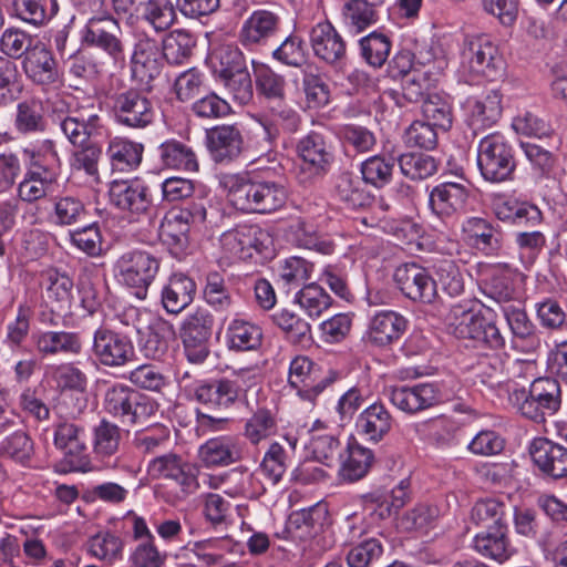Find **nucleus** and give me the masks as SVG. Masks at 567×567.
Segmentation results:
<instances>
[{
	"label": "nucleus",
	"mask_w": 567,
	"mask_h": 567,
	"mask_svg": "<svg viewBox=\"0 0 567 567\" xmlns=\"http://www.w3.org/2000/svg\"><path fill=\"white\" fill-rule=\"evenodd\" d=\"M509 404L523 416L540 422L546 415L555 414L561 404V391L557 380L539 378L532 382L529 391L514 389Z\"/></svg>",
	"instance_id": "nucleus-4"
},
{
	"label": "nucleus",
	"mask_w": 567,
	"mask_h": 567,
	"mask_svg": "<svg viewBox=\"0 0 567 567\" xmlns=\"http://www.w3.org/2000/svg\"><path fill=\"white\" fill-rule=\"evenodd\" d=\"M157 156L166 168L188 173H196L199 169L198 157L193 147L176 138H169L159 144Z\"/></svg>",
	"instance_id": "nucleus-35"
},
{
	"label": "nucleus",
	"mask_w": 567,
	"mask_h": 567,
	"mask_svg": "<svg viewBox=\"0 0 567 567\" xmlns=\"http://www.w3.org/2000/svg\"><path fill=\"white\" fill-rule=\"evenodd\" d=\"M447 323L457 338L485 343L491 349H501L505 344L498 328L484 317L483 305L475 299L453 305L447 315Z\"/></svg>",
	"instance_id": "nucleus-3"
},
{
	"label": "nucleus",
	"mask_w": 567,
	"mask_h": 567,
	"mask_svg": "<svg viewBox=\"0 0 567 567\" xmlns=\"http://www.w3.org/2000/svg\"><path fill=\"white\" fill-rule=\"evenodd\" d=\"M386 394L398 410L409 415L430 410L449 400L442 386L435 382L389 386Z\"/></svg>",
	"instance_id": "nucleus-11"
},
{
	"label": "nucleus",
	"mask_w": 567,
	"mask_h": 567,
	"mask_svg": "<svg viewBox=\"0 0 567 567\" xmlns=\"http://www.w3.org/2000/svg\"><path fill=\"white\" fill-rule=\"evenodd\" d=\"M131 69L133 76L142 83H147L159 74L161 54L155 40L147 37L138 39L131 58Z\"/></svg>",
	"instance_id": "nucleus-32"
},
{
	"label": "nucleus",
	"mask_w": 567,
	"mask_h": 567,
	"mask_svg": "<svg viewBox=\"0 0 567 567\" xmlns=\"http://www.w3.org/2000/svg\"><path fill=\"white\" fill-rule=\"evenodd\" d=\"M393 278L402 293L413 301L431 303L436 297V281L419 264L406 262L398 266Z\"/></svg>",
	"instance_id": "nucleus-16"
},
{
	"label": "nucleus",
	"mask_w": 567,
	"mask_h": 567,
	"mask_svg": "<svg viewBox=\"0 0 567 567\" xmlns=\"http://www.w3.org/2000/svg\"><path fill=\"white\" fill-rule=\"evenodd\" d=\"M109 197L112 205L132 216L145 213L151 205L148 188L140 178L113 181Z\"/></svg>",
	"instance_id": "nucleus-21"
},
{
	"label": "nucleus",
	"mask_w": 567,
	"mask_h": 567,
	"mask_svg": "<svg viewBox=\"0 0 567 567\" xmlns=\"http://www.w3.org/2000/svg\"><path fill=\"white\" fill-rule=\"evenodd\" d=\"M410 495V481L401 480L391 491L390 504L383 499L379 493H371L362 497V507L373 522L382 520L391 515L392 511H398L404 506Z\"/></svg>",
	"instance_id": "nucleus-36"
},
{
	"label": "nucleus",
	"mask_w": 567,
	"mask_h": 567,
	"mask_svg": "<svg viewBox=\"0 0 567 567\" xmlns=\"http://www.w3.org/2000/svg\"><path fill=\"white\" fill-rule=\"evenodd\" d=\"M281 28L280 17L267 9L254 10L239 30L240 43L249 50L266 45Z\"/></svg>",
	"instance_id": "nucleus-20"
},
{
	"label": "nucleus",
	"mask_w": 567,
	"mask_h": 567,
	"mask_svg": "<svg viewBox=\"0 0 567 567\" xmlns=\"http://www.w3.org/2000/svg\"><path fill=\"white\" fill-rule=\"evenodd\" d=\"M226 339L229 349L250 351L261 344L262 332L255 323L241 319H234L227 328Z\"/></svg>",
	"instance_id": "nucleus-46"
},
{
	"label": "nucleus",
	"mask_w": 567,
	"mask_h": 567,
	"mask_svg": "<svg viewBox=\"0 0 567 567\" xmlns=\"http://www.w3.org/2000/svg\"><path fill=\"white\" fill-rule=\"evenodd\" d=\"M436 81L435 78L424 75L422 70H414L404 81L402 91L389 89L383 91L381 97L383 101H392L399 107L405 105L404 102L415 103L422 101Z\"/></svg>",
	"instance_id": "nucleus-39"
},
{
	"label": "nucleus",
	"mask_w": 567,
	"mask_h": 567,
	"mask_svg": "<svg viewBox=\"0 0 567 567\" xmlns=\"http://www.w3.org/2000/svg\"><path fill=\"white\" fill-rule=\"evenodd\" d=\"M339 446L337 430L330 429L322 421L317 420L310 430V440L306 445L312 457L330 465L339 452Z\"/></svg>",
	"instance_id": "nucleus-38"
},
{
	"label": "nucleus",
	"mask_w": 567,
	"mask_h": 567,
	"mask_svg": "<svg viewBox=\"0 0 567 567\" xmlns=\"http://www.w3.org/2000/svg\"><path fill=\"white\" fill-rule=\"evenodd\" d=\"M530 456L537 468L545 475L558 480L567 476V449L545 437H537L530 444Z\"/></svg>",
	"instance_id": "nucleus-25"
},
{
	"label": "nucleus",
	"mask_w": 567,
	"mask_h": 567,
	"mask_svg": "<svg viewBox=\"0 0 567 567\" xmlns=\"http://www.w3.org/2000/svg\"><path fill=\"white\" fill-rule=\"evenodd\" d=\"M315 266L305 258L292 256L280 261L278 275L288 289L297 288L312 276Z\"/></svg>",
	"instance_id": "nucleus-58"
},
{
	"label": "nucleus",
	"mask_w": 567,
	"mask_h": 567,
	"mask_svg": "<svg viewBox=\"0 0 567 567\" xmlns=\"http://www.w3.org/2000/svg\"><path fill=\"white\" fill-rule=\"evenodd\" d=\"M207 61L216 82L246 69L241 51L231 44L215 48Z\"/></svg>",
	"instance_id": "nucleus-43"
},
{
	"label": "nucleus",
	"mask_w": 567,
	"mask_h": 567,
	"mask_svg": "<svg viewBox=\"0 0 567 567\" xmlns=\"http://www.w3.org/2000/svg\"><path fill=\"white\" fill-rule=\"evenodd\" d=\"M105 411L123 423L134 424L154 412L152 402L125 384L110 386L105 394Z\"/></svg>",
	"instance_id": "nucleus-12"
},
{
	"label": "nucleus",
	"mask_w": 567,
	"mask_h": 567,
	"mask_svg": "<svg viewBox=\"0 0 567 567\" xmlns=\"http://www.w3.org/2000/svg\"><path fill=\"white\" fill-rule=\"evenodd\" d=\"M16 6L18 17L33 25L43 24L59 10L56 0H18Z\"/></svg>",
	"instance_id": "nucleus-60"
},
{
	"label": "nucleus",
	"mask_w": 567,
	"mask_h": 567,
	"mask_svg": "<svg viewBox=\"0 0 567 567\" xmlns=\"http://www.w3.org/2000/svg\"><path fill=\"white\" fill-rule=\"evenodd\" d=\"M206 144L214 162L228 163L241 153L243 136L234 125H219L207 132Z\"/></svg>",
	"instance_id": "nucleus-28"
},
{
	"label": "nucleus",
	"mask_w": 567,
	"mask_h": 567,
	"mask_svg": "<svg viewBox=\"0 0 567 567\" xmlns=\"http://www.w3.org/2000/svg\"><path fill=\"white\" fill-rule=\"evenodd\" d=\"M206 207L203 202L190 203L187 207L169 210L161 223L159 239L171 252L178 255L188 245V233L192 225L206 220Z\"/></svg>",
	"instance_id": "nucleus-8"
},
{
	"label": "nucleus",
	"mask_w": 567,
	"mask_h": 567,
	"mask_svg": "<svg viewBox=\"0 0 567 567\" xmlns=\"http://www.w3.org/2000/svg\"><path fill=\"white\" fill-rule=\"evenodd\" d=\"M296 302L309 317H319L332 303L331 297L319 285L312 282L303 286L295 297Z\"/></svg>",
	"instance_id": "nucleus-63"
},
{
	"label": "nucleus",
	"mask_w": 567,
	"mask_h": 567,
	"mask_svg": "<svg viewBox=\"0 0 567 567\" xmlns=\"http://www.w3.org/2000/svg\"><path fill=\"white\" fill-rule=\"evenodd\" d=\"M277 432V422L272 413L260 409L247 419L244 426V436L250 444L257 445Z\"/></svg>",
	"instance_id": "nucleus-62"
},
{
	"label": "nucleus",
	"mask_w": 567,
	"mask_h": 567,
	"mask_svg": "<svg viewBox=\"0 0 567 567\" xmlns=\"http://www.w3.org/2000/svg\"><path fill=\"white\" fill-rule=\"evenodd\" d=\"M22 153L29 171L60 177L61 161L52 141L43 140L30 144Z\"/></svg>",
	"instance_id": "nucleus-37"
},
{
	"label": "nucleus",
	"mask_w": 567,
	"mask_h": 567,
	"mask_svg": "<svg viewBox=\"0 0 567 567\" xmlns=\"http://www.w3.org/2000/svg\"><path fill=\"white\" fill-rule=\"evenodd\" d=\"M121 430L120 427L106 420L100 421L93 429V453L104 461L113 456L120 446Z\"/></svg>",
	"instance_id": "nucleus-54"
},
{
	"label": "nucleus",
	"mask_w": 567,
	"mask_h": 567,
	"mask_svg": "<svg viewBox=\"0 0 567 567\" xmlns=\"http://www.w3.org/2000/svg\"><path fill=\"white\" fill-rule=\"evenodd\" d=\"M56 177L27 169L18 185V197L25 203H34L50 194L58 183Z\"/></svg>",
	"instance_id": "nucleus-53"
},
{
	"label": "nucleus",
	"mask_w": 567,
	"mask_h": 567,
	"mask_svg": "<svg viewBox=\"0 0 567 567\" xmlns=\"http://www.w3.org/2000/svg\"><path fill=\"white\" fill-rule=\"evenodd\" d=\"M38 351L44 355L56 353L78 354L82 344L76 333L66 331H44L33 334Z\"/></svg>",
	"instance_id": "nucleus-44"
},
{
	"label": "nucleus",
	"mask_w": 567,
	"mask_h": 567,
	"mask_svg": "<svg viewBox=\"0 0 567 567\" xmlns=\"http://www.w3.org/2000/svg\"><path fill=\"white\" fill-rule=\"evenodd\" d=\"M288 383L300 400L309 403H313L328 384L319 364L306 355H297L290 361Z\"/></svg>",
	"instance_id": "nucleus-14"
},
{
	"label": "nucleus",
	"mask_w": 567,
	"mask_h": 567,
	"mask_svg": "<svg viewBox=\"0 0 567 567\" xmlns=\"http://www.w3.org/2000/svg\"><path fill=\"white\" fill-rule=\"evenodd\" d=\"M449 53L446 41H431L415 53L416 64L424 69V75L436 79L449 65Z\"/></svg>",
	"instance_id": "nucleus-50"
},
{
	"label": "nucleus",
	"mask_w": 567,
	"mask_h": 567,
	"mask_svg": "<svg viewBox=\"0 0 567 567\" xmlns=\"http://www.w3.org/2000/svg\"><path fill=\"white\" fill-rule=\"evenodd\" d=\"M343 19L351 32L360 33L377 23L378 14L367 0H349L343 6Z\"/></svg>",
	"instance_id": "nucleus-55"
},
{
	"label": "nucleus",
	"mask_w": 567,
	"mask_h": 567,
	"mask_svg": "<svg viewBox=\"0 0 567 567\" xmlns=\"http://www.w3.org/2000/svg\"><path fill=\"white\" fill-rule=\"evenodd\" d=\"M474 276L483 293L498 303L511 302L526 279L523 272L504 262H477Z\"/></svg>",
	"instance_id": "nucleus-5"
},
{
	"label": "nucleus",
	"mask_w": 567,
	"mask_h": 567,
	"mask_svg": "<svg viewBox=\"0 0 567 567\" xmlns=\"http://www.w3.org/2000/svg\"><path fill=\"white\" fill-rule=\"evenodd\" d=\"M195 293V281L185 274L175 272L162 288V305L168 313L177 315L193 302Z\"/></svg>",
	"instance_id": "nucleus-34"
},
{
	"label": "nucleus",
	"mask_w": 567,
	"mask_h": 567,
	"mask_svg": "<svg viewBox=\"0 0 567 567\" xmlns=\"http://www.w3.org/2000/svg\"><path fill=\"white\" fill-rule=\"evenodd\" d=\"M492 349L480 357L476 363V375L501 399H509L507 357L505 353Z\"/></svg>",
	"instance_id": "nucleus-23"
},
{
	"label": "nucleus",
	"mask_w": 567,
	"mask_h": 567,
	"mask_svg": "<svg viewBox=\"0 0 567 567\" xmlns=\"http://www.w3.org/2000/svg\"><path fill=\"white\" fill-rule=\"evenodd\" d=\"M194 396L200 403L221 409L229 408L239 399L228 378L198 383L194 389Z\"/></svg>",
	"instance_id": "nucleus-41"
},
{
	"label": "nucleus",
	"mask_w": 567,
	"mask_h": 567,
	"mask_svg": "<svg viewBox=\"0 0 567 567\" xmlns=\"http://www.w3.org/2000/svg\"><path fill=\"white\" fill-rule=\"evenodd\" d=\"M504 73V62L498 47L489 37L481 34L466 38L461 50L458 80L470 85L495 81Z\"/></svg>",
	"instance_id": "nucleus-1"
},
{
	"label": "nucleus",
	"mask_w": 567,
	"mask_h": 567,
	"mask_svg": "<svg viewBox=\"0 0 567 567\" xmlns=\"http://www.w3.org/2000/svg\"><path fill=\"white\" fill-rule=\"evenodd\" d=\"M462 240L484 252L491 255L498 250L501 246L499 234L496 227L487 219L482 217H467L461 225Z\"/></svg>",
	"instance_id": "nucleus-29"
},
{
	"label": "nucleus",
	"mask_w": 567,
	"mask_h": 567,
	"mask_svg": "<svg viewBox=\"0 0 567 567\" xmlns=\"http://www.w3.org/2000/svg\"><path fill=\"white\" fill-rule=\"evenodd\" d=\"M374 462L372 450L351 439L340 455L338 478L343 483H354L365 477Z\"/></svg>",
	"instance_id": "nucleus-27"
},
{
	"label": "nucleus",
	"mask_w": 567,
	"mask_h": 567,
	"mask_svg": "<svg viewBox=\"0 0 567 567\" xmlns=\"http://www.w3.org/2000/svg\"><path fill=\"white\" fill-rule=\"evenodd\" d=\"M288 463L284 446L278 442H272L264 454L259 470L271 485H276L284 477Z\"/></svg>",
	"instance_id": "nucleus-64"
},
{
	"label": "nucleus",
	"mask_w": 567,
	"mask_h": 567,
	"mask_svg": "<svg viewBox=\"0 0 567 567\" xmlns=\"http://www.w3.org/2000/svg\"><path fill=\"white\" fill-rule=\"evenodd\" d=\"M146 471L148 476L154 480L174 481L185 493H194L198 487L192 465L175 453H166L152 458Z\"/></svg>",
	"instance_id": "nucleus-19"
},
{
	"label": "nucleus",
	"mask_w": 567,
	"mask_h": 567,
	"mask_svg": "<svg viewBox=\"0 0 567 567\" xmlns=\"http://www.w3.org/2000/svg\"><path fill=\"white\" fill-rule=\"evenodd\" d=\"M472 545L481 555L501 563L512 555V548L506 537V526L488 528L486 532L477 534L473 538Z\"/></svg>",
	"instance_id": "nucleus-45"
},
{
	"label": "nucleus",
	"mask_w": 567,
	"mask_h": 567,
	"mask_svg": "<svg viewBox=\"0 0 567 567\" xmlns=\"http://www.w3.org/2000/svg\"><path fill=\"white\" fill-rule=\"evenodd\" d=\"M22 68L25 75L34 83L50 86L61 83L55 59L51 51L41 42H37L24 56Z\"/></svg>",
	"instance_id": "nucleus-26"
},
{
	"label": "nucleus",
	"mask_w": 567,
	"mask_h": 567,
	"mask_svg": "<svg viewBox=\"0 0 567 567\" xmlns=\"http://www.w3.org/2000/svg\"><path fill=\"white\" fill-rule=\"evenodd\" d=\"M54 444L66 455L81 458L86 450L84 432L73 423H59L54 431Z\"/></svg>",
	"instance_id": "nucleus-57"
},
{
	"label": "nucleus",
	"mask_w": 567,
	"mask_h": 567,
	"mask_svg": "<svg viewBox=\"0 0 567 567\" xmlns=\"http://www.w3.org/2000/svg\"><path fill=\"white\" fill-rule=\"evenodd\" d=\"M229 203L246 213L269 214L280 209L287 200L286 188L275 182L252 177L231 178L228 192Z\"/></svg>",
	"instance_id": "nucleus-2"
},
{
	"label": "nucleus",
	"mask_w": 567,
	"mask_h": 567,
	"mask_svg": "<svg viewBox=\"0 0 567 567\" xmlns=\"http://www.w3.org/2000/svg\"><path fill=\"white\" fill-rule=\"evenodd\" d=\"M240 454L239 441L231 435L209 439L198 450L199 461L206 467L230 465L240 458Z\"/></svg>",
	"instance_id": "nucleus-33"
},
{
	"label": "nucleus",
	"mask_w": 567,
	"mask_h": 567,
	"mask_svg": "<svg viewBox=\"0 0 567 567\" xmlns=\"http://www.w3.org/2000/svg\"><path fill=\"white\" fill-rule=\"evenodd\" d=\"M333 196L347 208L359 209L370 205L372 197L363 182L349 173L341 174L334 184Z\"/></svg>",
	"instance_id": "nucleus-42"
},
{
	"label": "nucleus",
	"mask_w": 567,
	"mask_h": 567,
	"mask_svg": "<svg viewBox=\"0 0 567 567\" xmlns=\"http://www.w3.org/2000/svg\"><path fill=\"white\" fill-rule=\"evenodd\" d=\"M477 166L485 181L501 183L511 178L515 169L514 155L502 134L493 133L480 141Z\"/></svg>",
	"instance_id": "nucleus-7"
},
{
	"label": "nucleus",
	"mask_w": 567,
	"mask_h": 567,
	"mask_svg": "<svg viewBox=\"0 0 567 567\" xmlns=\"http://www.w3.org/2000/svg\"><path fill=\"white\" fill-rule=\"evenodd\" d=\"M434 274L436 276V286L450 296H460L465 288L464 275L461 271L458 264L453 259L437 260L434 266Z\"/></svg>",
	"instance_id": "nucleus-59"
},
{
	"label": "nucleus",
	"mask_w": 567,
	"mask_h": 567,
	"mask_svg": "<svg viewBox=\"0 0 567 567\" xmlns=\"http://www.w3.org/2000/svg\"><path fill=\"white\" fill-rule=\"evenodd\" d=\"M44 291L49 302L55 303L59 309H63L71 302L73 281L64 272L49 270L45 275Z\"/></svg>",
	"instance_id": "nucleus-61"
},
{
	"label": "nucleus",
	"mask_w": 567,
	"mask_h": 567,
	"mask_svg": "<svg viewBox=\"0 0 567 567\" xmlns=\"http://www.w3.org/2000/svg\"><path fill=\"white\" fill-rule=\"evenodd\" d=\"M219 243L220 258L231 264L251 258L255 252H266L271 238L267 230L257 225H243L223 233Z\"/></svg>",
	"instance_id": "nucleus-9"
},
{
	"label": "nucleus",
	"mask_w": 567,
	"mask_h": 567,
	"mask_svg": "<svg viewBox=\"0 0 567 567\" xmlns=\"http://www.w3.org/2000/svg\"><path fill=\"white\" fill-rule=\"evenodd\" d=\"M123 540L109 532L99 533L89 540V553L109 566L123 558Z\"/></svg>",
	"instance_id": "nucleus-56"
},
{
	"label": "nucleus",
	"mask_w": 567,
	"mask_h": 567,
	"mask_svg": "<svg viewBox=\"0 0 567 567\" xmlns=\"http://www.w3.org/2000/svg\"><path fill=\"white\" fill-rule=\"evenodd\" d=\"M196 45L194 35L183 29L173 30L163 39V56L169 64L179 65L188 61Z\"/></svg>",
	"instance_id": "nucleus-48"
},
{
	"label": "nucleus",
	"mask_w": 567,
	"mask_h": 567,
	"mask_svg": "<svg viewBox=\"0 0 567 567\" xmlns=\"http://www.w3.org/2000/svg\"><path fill=\"white\" fill-rule=\"evenodd\" d=\"M310 43L315 55L327 63H337L346 55L344 41L328 21L319 22L312 28Z\"/></svg>",
	"instance_id": "nucleus-31"
},
{
	"label": "nucleus",
	"mask_w": 567,
	"mask_h": 567,
	"mask_svg": "<svg viewBox=\"0 0 567 567\" xmlns=\"http://www.w3.org/2000/svg\"><path fill=\"white\" fill-rule=\"evenodd\" d=\"M159 259L150 251L127 250L114 262L113 275L118 284L137 289L136 296L144 298L159 270Z\"/></svg>",
	"instance_id": "nucleus-6"
},
{
	"label": "nucleus",
	"mask_w": 567,
	"mask_h": 567,
	"mask_svg": "<svg viewBox=\"0 0 567 567\" xmlns=\"http://www.w3.org/2000/svg\"><path fill=\"white\" fill-rule=\"evenodd\" d=\"M393 419L382 403L365 408L355 421L357 433L370 443L381 442L391 431Z\"/></svg>",
	"instance_id": "nucleus-30"
},
{
	"label": "nucleus",
	"mask_w": 567,
	"mask_h": 567,
	"mask_svg": "<svg viewBox=\"0 0 567 567\" xmlns=\"http://www.w3.org/2000/svg\"><path fill=\"white\" fill-rule=\"evenodd\" d=\"M60 128L73 145H83L104 133L102 118L94 107H83L60 120Z\"/></svg>",
	"instance_id": "nucleus-24"
},
{
	"label": "nucleus",
	"mask_w": 567,
	"mask_h": 567,
	"mask_svg": "<svg viewBox=\"0 0 567 567\" xmlns=\"http://www.w3.org/2000/svg\"><path fill=\"white\" fill-rule=\"evenodd\" d=\"M92 351L105 367H122L134 355L133 343L126 336L103 327L94 332Z\"/></svg>",
	"instance_id": "nucleus-18"
},
{
	"label": "nucleus",
	"mask_w": 567,
	"mask_h": 567,
	"mask_svg": "<svg viewBox=\"0 0 567 567\" xmlns=\"http://www.w3.org/2000/svg\"><path fill=\"white\" fill-rule=\"evenodd\" d=\"M468 196L470 184L466 179L443 182L430 190L429 208L433 216L450 225L465 208Z\"/></svg>",
	"instance_id": "nucleus-13"
},
{
	"label": "nucleus",
	"mask_w": 567,
	"mask_h": 567,
	"mask_svg": "<svg viewBox=\"0 0 567 567\" xmlns=\"http://www.w3.org/2000/svg\"><path fill=\"white\" fill-rule=\"evenodd\" d=\"M225 493L228 495L255 498L265 493L266 487L259 477L244 468H234L226 474Z\"/></svg>",
	"instance_id": "nucleus-51"
},
{
	"label": "nucleus",
	"mask_w": 567,
	"mask_h": 567,
	"mask_svg": "<svg viewBox=\"0 0 567 567\" xmlns=\"http://www.w3.org/2000/svg\"><path fill=\"white\" fill-rule=\"evenodd\" d=\"M86 215L82 200L74 196L56 197L49 213V221L55 226L65 227L81 221Z\"/></svg>",
	"instance_id": "nucleus-52"
},
{
	"label": "nucleus",
	"mask_w": 567,
	"mask_h": 567,
	"mask_svg": "<svg viewBox=\"0 0 567 567\" xmlns=\"http://www.w3.org/2000/svg\"><path fill=\"white\" fill-rule=\"evenodd\" d=\"M408 328V320L396 311L381 310L371 316L363 334L367 344L385 348L399 341Z\"/></svg>",
	"instance_id": "nucleus-22"
},
{
	"label": "nucleus",
	"mask_w": 567,
	"mask_h": 567,
	"mask_svg": "<svg viewBox=\"0 0 567 567\" xmlns=\"http://www.w3.org/2000/svg\"><path fill=\"white\" fill-rule=\"evenodd\" d=\"M84 44L106 53L115 65L125 63V49L121 40L122 30L117 20L109 13L91 17L81 29Z\"/></svg>",
	"instance_id": "nucleus-10"
},
{
	"label": "nucleus",
	"mask_w": 567,
	"mask_h": 567,
	"mask_svg": "<svg viewBox=\"0 0 567 567\" xmlns=\"http://www.w3.org/2000/svg\"><path fill=\"white\" fill-rule=\"evenodd\" d=\"M297 154L303 163L316 169L323 168L332 158L323 136L317 132H310L299 140Z\"/></svg>",
	"instance_id": "nucleus-47"
},
{
	"label": "nucleus",
	"mask_w": 567,
	"mask_h": 567,
	"mask_svg": "<svg viewBox=\"0 0 567 567\" xmlns=\"http://www.w3.org/2000/svg\"><path fill=\"white\" fill-rule=\"evenodd\" d=\"M112 111L116 123L131 128H144L153 122L155 116L152 102L136 90L116 94Z\"/></svg>",
	"instance_id": "nucleus-15"
},
{
	"label": "nucleus",
	"mask_w": 567,
	"mask_h": 567,
	"mask_svg": "<svg viewBox=\"0 0 567 567\" xmlns=\"http://www.w3.org/2000/svg\"><path fill=\"white\" fill-rule=\"evenodd\" d=\"M144 146L123 137H114L109 142L106 156L113 169L130 172L142 162Z\"/></svg>",
	"instance_id": "nucleus-40"
},
{
	"label": "nucleus",
	"mask_w": 567,
	"mask_h": 567,
	"mask_svg": "<svg viewBox=\"0 0 567 567\" xmlns=\"http://www.w3.org/2000/svg\"><path fill=\"white\" fill-rule=\"evenodd\" d=\"M258 122L264 127L266 137L271 141L279 135L280 130L296 132L300 117L292 107L281 104L271 107L269 113L262 115Z\"/></svg>",
	"instance_id": "nucleus-49"
},
{
	"label": "nucleus",
	"mask_w": 567,
	"mask_h": 567,
	"mask_svg": "<svg viewBox=\"0 0 567 567\" xmlns=\"http://www.w3.org/2000/svg\"><path fill=\"white\" fill-rule=\"evenodd\" d=\"M502 99L498 90L466 97L462 103V110L467 125L476 132L496 124L503 112Z\"/></svg>",
	"instance_id": "nucleus-17"
}]
</instances>
